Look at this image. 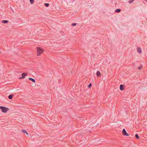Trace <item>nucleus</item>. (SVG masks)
Masks as SVG:
<instances>
[{"label":"nucleus","mask_w":147,"mask_h":147,"mask_svg":"<svg viewBox=\"0 0 147 147\" xmlns=\"http://www.w3.org/2000/svg\"><path fill=\"white\" fill-rule=\"evenodd\" d=\"M44 50L41 47H37V56L41 55L44 51Z\"/></svg>","instance_id":"nucleus-1"},{"label":"nucleus","mask_w":147,"mask_h":147,"mask_svg":"<svg viewBox=\"0 0 147 147\" xmlns=\"http://www.w3.org/2000/svg\"><path fill=\"white\" fill-rule=\"evenodd\" d=\"M0 109H1L2 111L4 113H6L9 110L8 108L1 106H0Z\"/></svg>","instance_id":"nucleus-2"},{"label":"nucleus","mask_w":147,"mask_h":147,"mask_svg":"<svg viewBox=\"0 0 147 147\" xmlns=\"http://www.w3.org/2000/svg\"><path fill=\"white\" fill-rule=\"evenodd\" d=\"M122 134L124 136H129V135L127 133V132L125 130L123 129L122 131Z\"/></svg>","instance_id":"nucleus-3"},{"label":"nucleus","mask_w":147,"mask_h":147,"mask_svg":"<svg viewBox=\"0 0 147 147\" xmlns=\"http://www.w3.org/2000/svg\"><path fill=\"white\" fill-rule=\"evenodd\" d=\"M27 75V74L25 73H23L22 74V77L20 78V79H22L25 78V76Z\"/></svg>","instance_id":"nucleus-4"},{"label":"nucleus","mask_w":147,"mask_h":147,"mask_svg":"<svg viewBox=\"0 0 147 147\" xmlns=\"http://www.w3.org/2000/svg\"><path fill=\"white\" fill-rule=\"evenodd\" d=\"M124 85H121L120 86V89L121 90H124Z\"/></svg>","instance_id":"nucleus-5"},{"label":"nucleus","mask_w":147,"mask_h":147,"mask_svg":"<svg viewBox=\"0 0 147 147\" xmlns=\"http://www.w3.org/2000/svg\"><path fill=\"white\" fill-rule=\"evenodd\" d=\"M137 51L138 52L140 53H141L142 52L141 49L139 47L137 48Z\"/></svg>","instance_id":"nucleus-6"},{"label":"nucleus","mask_w":147,"mask_h":147,"mask_svg":"<svg viewBox=\"0 0 147 147\" xmlns=\"http://www.w3.org/2000/svg\"><path fill=\"white\" fill-rule=\"evenodd\" d=\"M96 74L97 77H99L100 76V73L99 71H97Z\"/></svg>","instance_id":"nucleus-7"},{"label":"nucleus","mask_w":147,"mask_h":147,"mask_svg":"<svg viewBox=\"0 0 147 147\" xmlns=\"http://www.w3.org/2000/svg\"><path fill=\"white\" fill-rule=\"evenodd\" d=\"M29 80H31L34 83H35V80L34 79H33L31 78H29Z\"/></svg>","instance_id":"nucleus-8"},{"label":"nucleus","mask_w":147,"mask_h":147,"mask_svg":"<svg viewBox=\"0 0 147 147\" xmlns=\"http://www.w3.org/2000/svg\"><path fill=\"white\" fill-rule=\"evenodd\" d=\"M13 96V94H10L8 96V98L10 99H11L12 98Z\"/></svg>","instance_id":"nucleus-9"},{"label":"nucleus","mask_w":147,"mask_h":147,"mask_svg":"<svg viewBox=\"0 0 147 147\" xmlns=\"http://www.w3.org/2000/svg\"><path fill=\"white\" fill-rule=\"evenodd\" d=\"M22 131L24 133L26 134L27 135H28V134L27 132L25 130H22Z\"/></svg>","instance_id":"nucleus-10"},{"label":"nucleus","mask_w":147,"mask_h":147,"mask_svg":"<svg viewBox=\"0 0 147 147\" xmlns=\"http://www.w3.org/2000/svg\"><path fill=\"white\" fill-rule=\"evenodd\" d=\"M121 11V9H116L115 10V12L116 13H119Z\"/></svg>","instance_id":"nucleus-11"},{"label":"nucleus","mask_w":147,"mask_h":147,"mask_svg":"<svg viewBox=\"0 0 147 147\" xmlns=\"http://www.w3.org/2000/svg\"><path fill=\"white\" fill-rule=\"evenodd\" d=\"M2 22L3 23H7L8 22V21L7 20H3L2 21Z\"/></svg>","instance_id":"nucleus-12"},{"label":"nucleus","mask_w":147,"mask_h":147,"mask_svg":"<svg viewBox=\"0 0 147 147\" xmlns=\"http://www.w3.org/2000/svg\"><path fill=\"white\" fill-rule=\"evenodd\" d=\"M135 137L137 139H139V136L138 135V134H136L135 135Z\"/></svg>","instance_id":"nucleus-13"},{"label":"nucleus","mask_w":147,"mask_h":147,"mask_svg":"<svg viewBox=\"0 0 147 147\" xmlns=\"http://www.w3.org/2000/svg\"><path fill=\"white\" fill-rule=\"evenodd\" d=\"M30 1L31 4H33L34 2V0H30Z\"/></svg>","instance_id":"nucleus-14"},{"label":"nucleus","mask_w":147,"mask_h":147,"mask_svg":"<svg viewBox=\"0 0 147 147\" xmlns=\"http://www.w3.org/2000/svg\"><path fill=\"white\" fill-rule=\"evenodd\" d=\"M45 5L46 7H47L49 6V4L48 3H45Z\"/></svg>","instance_id":"nucleus-15"},{"label":"nucleus","mask_w":147,"mask_h":147,"mask_svg":"<svg viewBox=\"0 0 147 147\" xmlns=\"http://www.w3.org/2000/svg\"><path fill=\"white\" fill-rule=\"evenodd\" d=\"M134 1V0H130V1H129V3H132Z\"/></svg>","instance_id":"nucleus-16"},{"label":"nucleus","mask_w":147,"mask_h":147,"mask_svg":"<svg viewBox=\"0 0 147 147\" xmlns=\"http://www.w3.org/2000/svg\"><path fill=\"white\" fill-rule=\"evenodd\" d=\"M92 86V84L91 83L90 84L88 85V87L89 88H90Z\"/></svg>","instance_id":"nucleus-17"},{"label":"nucleus","mask_w":147,"mask_h":147,"mask_svg":"<svg viewBox=\"0 0 147 147\" xmlns=\"http://www.w3.org/2000/svg\"><path fill=\"white\" fill-rule=\"evenodd\" d=\"M76 24H77L76 23H74L72 24V26H76Z\"/></svg>","instance_id":"nucleus-18"},{"label":"nucleus","mask_w":147,"mask_h":147,"mask_svg":"<svg viewBox=\"0 0 147 147\" xmlns=\"http://www.w3.org/2000/svg\"><path fill=\"white\" fill-rule=\"evenodd\" d=\"M142 65H141L140 66V67H138V69H141L142 68Z\"/></svg>","instance_id":"nucleus-19"}]
</instances>
